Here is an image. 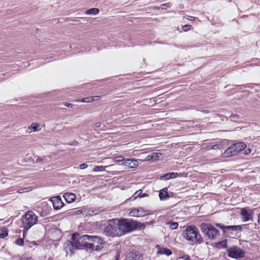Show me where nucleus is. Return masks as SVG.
I'll return each mask as SVG.
<instances>
[{
    "label": "nucleus",
    "mask_w": 260,
    "mask_h": 260,
    "mask_svg": "<svg viewBox=\"0 0 260 260\" xmlns=\"http://www.w3.org/2000/svg\"><path fill=\"white\" fill-rule=\"evenodd\" d=\"M183 236L187 241H190L193 244H200L204 242L198 229L194 225L187 227L183 232Z\"/></svg>",
    "instance_id": "nucleus-1"
},
{
    "label": "nucleus",
    "mask_w": 260,
    "mask_h": 260,
    "mask_svg": "<svg viewBox=\"0 0 260 260\" xmlns=\"http://www.w3.org/2000/svg\"><path fill=\"white\" fill-rule=\"evenodd\" d=\"M119 221L120 229L122 235L126 233H130L138 229L144 228L143 223L134 220L122 219Z\"/></svg>",
    "instance_id": "nucleus-2"
},
{
    "label": "nucleus",
    "mask_w": 260,
    "mask_h": 260,
    "mask_svg": "<svg viewBox=\"0 0 260 260\" xmlns=\"http://www.w3.org/2000/svg\"><path fill=\"white\" fill-rule=\"evenodd\" d=\"M38 220V216L36 215L34 212L29 211L25 213V215L22 218V222L23 227V237H24L25 234L28 230L37 223Z\"/></svg>",
    "instance_id": "nucleus-3"
},
{
    "label": "nucleus",
    "mask_w": 260,
    "mask_h": 260,
    "mask_svg": "<svg viewBox=\"0 0 260 260\" xmlns=\"http://www.w3.org/2000/svg\"><path fill=\"white\" fill-rule=\"evenodd\" d=\"M89 235L80 236L79 234H73L72 235V245L76 249H88Z\"/></svg>",
    "instance_id": "nucleus-4"
},
{
    "label": "nucleus",
    "mask_w": 260,
    "mask_h": 260,
    "mask_svg": "<svg viewBox=\"0 0 260 260\" xmlns=\"http://www.w3.org/2000/svg\"><path fill=\"white\" fill-rule=\"evenodd\" d=\"M120 228L119 221L116 222L114 220H110L104 229V233L112 237H119L122 235Z\"/></svg>",
    "instance_id": "nucleus-5"
},
{
    "label": "nucleus",
    "mask_w": 260,
    "mask_h": 260,
    "mask_svg": "<svg viewBox=\"0 0 260 260\" xmlns=\"http://www.w3.org/2000/svg\"><path fill=\"white\" fill-rule=\"evenodd\" d=\"M202 232L209 239L215 240L219 236V232L210 223H202L200 225Z\"/></svg>",
    "instance_id": "nucleus-6"
},
{
    "label": "nucleus",
    "mask_w": 260,
    "mask_h": 260,
    "mask_svg": "<svg viewBox=\"0 0 260 260\" xmlns=\"http://www.w3.org/2000/svg\"><path fill=\"white\" fill-rule=\"evenodd\" d=\"M246 145L244 142H238L233 144L224 152L225 157H230L237 155L238 153L245 149Z\"/></svg>",
    "instance_id": "nucleus-7"
},
{
    "label": "nucleus",
    "mask_w": 260,
    "mask_h": 260,
    "mask_svg": "<svg viewBox=\"0 0 260 260\" xmlns=\"http://www.w3.org/2000/svg\"><path fill=\"white\" fill-rule=\"evenodd\" d=\"M88 249L99 250L103 248L104 241L98 236L89 235Z\"/></svg>",
    "instance_id": "nucleus-8"
},
{
    "label": "nucleus",
    "mask_w": 260,
    "mask_h": 260,
    "mask_svg": "<svg viewBox=\"0 0 260 260\" xmlns=\"http://www.w3.org/2000/svg\"><path fill=\"white\" fill-rule=\"evenodd\" d=\"M228 255L230 257L238 258L244 257L245 252L240 248L234 246L227 249Z\"/></svg>",
    "instance_id": "nucleus-9"
},
{
    "label": "nucleus",
    "mask_w": 260,
    "mask_h": 260,
    "mask_svg": "<svg viewBox=\"0 0 260 260\" xmlns=\"http://www.w3.org/2000/svg\"><path fill=\"white\" fill-rule=\"evenodd\" d=\"M253 210L248 207L241 209L240 214L242 217V220L244 222L253 221Z\"/></svg>",
    "instance_id": "nucleus-10"
},
{
    "label": "nucleus",
    "mask_w": 260,
    "mask_h": 260,
    "mask_svg": "<svg viewBox=\"0 0 260 260\" xmlns=\"http://www.w3.org/2000/svg\"><path fill=\"white\" fill-rule=\"evenodd\" d=\"M150 213V211L145 210L142 207H138L137 208H133L129 213L130 216L134 217H144Z\"/></svg>",
    "instance_id": "nucleus-11"
},
{
    "label": "nucleus",
    "mask_w": 260,
    "mask_h": 260,
    "mask_svg": "<svg viewBox=\"0 0 260 260\" xmlns=\"http://www.w3.org/2000/svg\"><path fill=\"white\" fill-rule=\"evenodd\" d=\"M103 211V209L101 207H90L79 210L77 212L82 213L84 211L86 212L87 215L93 216L100 213Z\"/></svg>",
    "instance_id": "nucleus-12"
},
{
    "label": "nucleus",
    "mask_w": 260,
    "mask_h": 260,
    "mask_svg": "<svg viewBox=\"0 0 260 260\" xmlns=\"http://www.w3.org/2000/svg\"><path fill=\"white\" fill-rule=\"evenodd\" d=\"M217 226L220 227L221 229L223 230L224 232H226L227 231H241L242 230V228L241 225H229V226H224L221 225L220 223L216 224Z\"/></svg>",
    "instance_id": "nucleus-13"
},
{
    "label": "nucleus",
    "mask_w": 260,
    "mask_h": 260,
    "mask_svg": "<svg viewBox=\"0 0 260 260\" xmlns=\"http://www.w3.org/2000/svg\"><path fill=\"white\" fill-rule=\"evenodd\" d=\"M126 260H143V255L138 251H132L128 253Z\"/></svg>",
    "instance_id": "nucleus-14"
},
{
    "label": "nucleus",
    "mask_w": 260,
    "mask_h": 260,
    "mask_svg": "<svg viewBox=\"0 0 260 260\" xmlns=\"http://www.w3.org/2000/svg\"><path fill=\"white\" fill-rule=\"evenodd\" d=\"M51 202L52 203L53 208L56 210L60 209L64 205L60 197L59 196L52 198Z\"/></svg>",
    "instance_id": "nucleus-15"
},
{
    "label": "nucleus",
    "mask_w": 260,
    "mask_h": 260,
    "mask_svg": "<svg viewBox=\"0 0 260 260\" xmlns=\"http://www.w3.org/2000/svg\"><path fill=\"white\" fill-rule=\"evenodd\" d=\"M122 164L130 168H134L136 167L138 165V162L136 159H127L125 160L123 162Z\"/></svg>",
    "instance_id": "nucleus-16"
},
{
    "label": "nucleus",
    "mask_w": 260,
    "mask_h": 260,
    "mask_svg": "<svg viewBox=\"0 0 260 260\" xmlns=\"http://www.w3.org/2000/svg\"><path fill=\"white\" fill-rule=\"evenodd\" d=\"M156 247L158 249V251L157 252V254H165V255L169 256V255H170L171 254H172V252L170 249H168L167 248L161 247L159 245H157L156 246Z\"/></svg>",
    "instance_id": "nucleus-17"
},
{
    "label": "nucleus",
    "mask_w": 260,
    "mask_h": 260,
    "mask_svg": "<svg viewBox=\"0 0 260 260\" xmlns=\"http://www.w3.org/2000/svg\"><path fill=\"white\" fill-rule=\"evenodd\" d=\"M63 198L67 203H71L75 200L76 195L73 193L67 192L64 193Z\"/></svg>",
    "instance_id": "nucleus-18"
},
{
    "label": "nucleus",
    "mask_w": 260,
    "mask_h": 260,
    "mask_svg": "<svg viewBox=\"0 0 260 260\" xmlns=\"http://www.w3.org/2000/svg\"><path fill=\"white\" fill-rule=\"evenodd\" d=\"M178 176H179V174L177 173H169L161 176L160 179L164 180H167L170 179L175 178Z\"/></svg>",
    "instance_id": "nucleus-19"
},
{
    "label": "nucleus",
    "mask_w": 260,
    "mask_h": 260,
    "mask_svg": "<svg viewBox=\"0 0 260 260\" xmlns=\"http://www.w3.org/2000/svg\"><path fill=\"white\" fill-rule=\"evenodd\" d=\"M167 190V188H164L159 191V197L160 200H165L169 197Z\"/></svg>",
    "instance_id": "nucleus-20"
},
{
    "label": "nucleus",
    "mask_w": 260,
    "mask_h": 260,
    "mask_svg": "<svg viewBox=\"0 0 260 260\" xmlns=\"http://www.w3.org/2000/svg\"><path fill=\"white\" fill-rule=\"evenodd\" d=\"M161 155L162 154L160 153L153 152L151 154V156L149 155L148 157H150V159L153 160H157L160 156H161Z\"/></svg>",
    "instance_id": "nucleus-21"
},
{
    "label": "nucleus",
    "mask_w": 260,
    "mask_h": 260,
    "mask_svg": "<svg viewBox=\"0 0 260 260\" xmlns=\"http://www.w3.org/2000/svg\"><path fill=\"white\" fill-rule=\"evenodd\" d=\"M99 12V10L97 8H91L85 11V14L87 15H96Z\"/></svg>",
    "instance_id": "nucleus-22"
},
{
    "label": "nucleus",
    "mask_w": 260,
    "mask_h": 260,
    "mask_svg": "<svg viewBox=\"0 0 260 260\" xmlns=\"http://www.w3.org/2000/svg\"><path fill=\"white\" fill-rule=\"evenodd\" d=\"M169 224V228L171 230H175L177 229L178 226V223L177 222L171 221L168 223Z\"/></svg>",
    "instance_id": "nucleus-23"
},
{
    "label": "nucleus",
    "mask_w": 260,
    "mask_h": 260,
    "mask_svg": "<svg viewBox=\"0 0 260 260\" xmlns=\"http://www.w3.org/2000/svg\"><path fill=\"white\" fill-rule=\"evenodd\" d=\"M92 98H91V96L86 97L81 100H79L78 101L84 103H90L93 101V99Z\"/></svg>",
    "instance_id": "nucleus-24"
},
{
    "label": "nucleus",
    "mask_w": 260,
    "mask_h": 260,
    "mask_svg": "<svg viewBox=\"0 0 260 260\" xmlns=\"http://www.w3.org/2000/svg\"><path fill=\"white\" fill-rule=\"evenodd\" d=\"M105 166H95L93 169L94 172H102L105 170Z\"/></svg>",
    "instance_id": "nucleus-25"
},
{
    "label": "nucleus",
    "mask_w": 260,
    "mask_h": 260,
    "mask_svg": "<svg viewBox=\"0 0 260 260\" xmlns=\"http://www.w3.org/2000/svg\"><path fill=\"white\" fill-rule=\"evenodd\" d=\"M15 244L19 246L23 245L24 244L23 239L18 238L17 240H16Z\"/></svg>",
    "instance_id": "nucleus-26"
},
{
    "label": "nucleus",
    "mask_w": 260,
    "mask_h": 260,
    "mask_svg": "<svg viewBox=\"0 0 260 260\" xmlns=\"http://www.w3.org/2000/svg\"><path fill=\"white\" fill-rule=\"evenodd\" d=\"M221 147V145L220 144H214L213 145H212V146H211V147L210 148H209V149H213V150H216V149H220Z\"/></svg>",
    "instance_id": "nucleus-27"
},
{
    "label": "nucleus",
    "mask_w": 260,
    "mask_h": 260,
    "mask_svg": "<svg viewBox=\"0 0 260 260\" xmlns=\"http://www.w3.org/2000/svg\"><path fill=\"white\" fill-rule=\"evenodd\" d=\"M39 126V124L38 123H32L31 125V127L34 129V131H39V129H38Z\"/></svg>",
    "instance_id": "nucleus-28"
},
{
    "label": "nucleus",
    "mask_w": 260,
    "mask_h": 260,
    "mask_svg": "<svg viewBox=\"0 0 260 260\" xmlns=\"http://www.w3.org/2000/svg\"><path fill=\"white\" fill-rule=\"evenodd\" d=\"M8 232L7 231H4L2 233H0V238H4L8 236Z\"/></svg>",
    "instance_id": "nucleus-29"
},
{
    "label": "nucleus",
    "mask_w": 260,
    "mask_h": 260,
    "mask_svg": "<svg viewBox=\"0 0 260 260\" xmlns=\"http://www.w3.org/2000/svg\"><path fill=\"white\" fill-rule=\"evenodd\" d=\"M125 160H124V158L123 156H118L117 157H116L115 158V161H117V162H121V161H124Z\"/></svg>",
    "instance_id": "nucleus-30"
},
{
    "label": "nucleus",
    "mask_w": 260,
    "mask_h": 260,
    "mask_svg": "<svg viewBox=\"0 0 260 260\" xmlns=\"http://www.w3.org/2000/svg\"><path fill=\"white\" fill-rule=\"evenodd\" d=\"M189 256L188 255H185L183 256L179 257L178 258L177 260H189Z\"/></svg>",
    "instance_id": "nucleus-31"
},
{
    "label": "nucleus",
    "mask_w": 260,
    "mask_h": 260,
    "mask_svg": "<svg viewBox=\"0 0 260 260\" xmlns=\"http://www.w3.org/2000/svg\"><path fill=\"white\" fill-rule=\"evenodd\" d=\"M191 26L190 25H185L183 27L184 31H187L191 29Z\"/></svg>",
    "instance_id": "nucleus-32"
},
{
    "label": "nucleus",
    "mask_w": 260,
    "mask_h": 260,
    "mask_svg": "<svg viewBox=\"0 0 260 260\" xmlns=\"http://www.w3.org/2000/svg\"><path fill=\"white\" fill-rule=\"evenodd\" d=\"M170 7V4H169V3L164 4L161 5V6L162 9H166L167 7Z\"/></svg>",
    "instance_id": "nucleus-33"
},
{
    "label": "nucleus",
    "mask_w": 260,
    "mask_h": 260,
    "mask_svg": "<svg viewBox=\"0 0 260 260\" xmlns=\"http://www.w3.org/2000/svg\"><path fill=\"white\" fill-rule=\"evenodd\" d=\"M87 167V165L86 164H82L80 165L79 168L80 169H84Z\"/></svg>",
    "instance_id": "nucleus-34"
},
{
    "label": "nucleus",
    "mask_w": 260,
    "mask_h": 260,
    "mask_svg": "<svg viewBox=\"0 0 260 260\" xmlns=\"http://www.w3.org/2000/svg\"><path fill=\"white\" fill-rule=\"evenodd\" d=\"M142 193V190H138L137 191H136L134 195H136V197L135 198L137 197H141L140 194H141Z\"/></svg>",
    "instance_id": "nucleus-35"
},
{
    "label": "nucleus",
    "mask_w": 260,
    "mask_h": 260,
    "mask_svg": "<svg viewBox=\"0 0 260 260\" xmlns=\"http://www.w3.org/2000/svg\"><path fill=\"white\" fill-rule=\"evenodd\" d=\"M43 161H44V158H40V157H38L37 159L36 160V162H37V163H39V162L44 163Z\"/></svg>",
    "instance_id": "nucleus-36"
},
{
    "label": "nucleus",
    "mask_w": 260,
    "mask_h": 260,
    "mask_svg": "<svg viewBox=\"0 0 260 260\" xmlns=\"http://www.w3.org/2000/svg\"><path fill=\"white\" fill-rule=\"evenodd\" d=\"M63 104L65 106H67L68 107H73L72 104L68 103H63Z\"/></svg>",
    "instance_id": "nucleus-37"
},
{
    "label": "nucleus",
    "mask_w": 260,
    "mask_h": 260,
    "mask_svg": "<svg viewBox=\"0 0 260 260\" xmlns=\"http://www.w3.org/2000/svg\"><path fill=\"white\" fill-rule=\"evenodd\" d=\"M101 123L100 122H98L94 124V126L95 127H99L101 126Z\"/></svg>",
    "instance_id": "nucleus-38"
},
{
    "label": "nucleus",
    "mask_w": 260,
    "mask_h": 260,
    "mask_svg": "<svg viewBox=\"0 0 260 260\" xmlns=\"http://www.w3.org/2000/svg\"><path fill=\"white\" fill-rule=\"evenodd\" d=\"M251 153V150L250 149H246L245 151V154L246 155L249 154Z\"/></svg>",
    "instance_id": "nucleus-39"
},
{
    "label": "nucleus",
    "mask_w": 260,
    "mask_h": 260,
    "mask_svg": "<svg viewBox=\"0 0 260 260\" xmlns=\"http://www.w3.org/2000/svg\"><path fill=\"white\" fill-rule=\"evenodd\" d=\"M119 254H116L113 260H119Z\"/></svg>",
    "instance_id": "nucleus-40"
},
{
    "label": "nucleus",
    "mask_w": 260,
    "mask_h": 260,
    "mask_svg": "<svg viewBox=\"0 0 260 260\" xmlns=\"http://www.w3.org/2000/svg\"><path fill=\"white\" fill-rule=\"evenodd\" d=\"M91 98H93L92 99H93V101H96V100H98L100 99L99 96H91Z\"/></svg>",
    "instance_id": "nucleus-41"
},
{
    "label": "nucleus",
    "mask_w": 260,
    "mask_h": 260,
    "mask_svg": "<svg viewBox=\"0 0 260 260\" xmlns=\"http://www.w3.org/2000/svg\"><path fill=\"white\" fill-rule=\"evenodd\" d=\"M225 244H226V243H225V242L224 241H221V242H220L218 243V244H219V245H221V246H222V247H225Z\"/></svg>",
    "instance_id": "nucleus-42"
},
{
    "label": "nucleus",
    "mask_w": 260,
    "mask_h": 260,
    "mask_svg": "<svg viewBox=\"0 0 260 260\" xmlns=\"http://www.w3.org/2000/svg\"><path fill=\"white\" fill-rule=\"evenodd\" d=\"M187 17H188V20H194L195 19V17H194L190 16H188Z\"/></svg>",
    "instance_id": "nucleus-43"
},
{
    "label": "nucleus",
    "mask_w": 260,
    "mask_h": 260,
    "mask_svg": "<svg viewBox=\"0 0 260 260\" xmlns=\"http://www.w3.org/2000/svg\"><path fill=\"white\" fill-rule=\"evenodd\" d=\"M21 260H31V259L30 258L24 257V258H22L21 259Z\"/></svg>",
    "instance_id": "nucleus-44"
},
{
    "label": "nucleus",
    "mask_w": 260,
    "mask_h": 260,
    "mask_svg": "<svg viewBox=\"0 0 260 260\" xmlns=\"http://www.w3.org/2000/svg\"><path fill=\"white\" fill-rule=\"evenodd\" d=\"M258 223L260 224V213L258 215V220H257Z\"/></svg>",
    "instance_id": "nucleus-45"
},
{
    "label": "nucleus",
    "mask_w": 260,
    "mask_h": 260,
    "mask_svg": "<svg viewBox=\"0 0 260 260\" xmlns=\"http://www.w3.org/2000/svg\"><path fill=\"white\" fill-rule=\"evenodd\" d=\"M146 196V193H144L143 195H142L140 197H144Z\"/></svg>",
    "instance_id": "nucleus-46"
}]
</instances>
